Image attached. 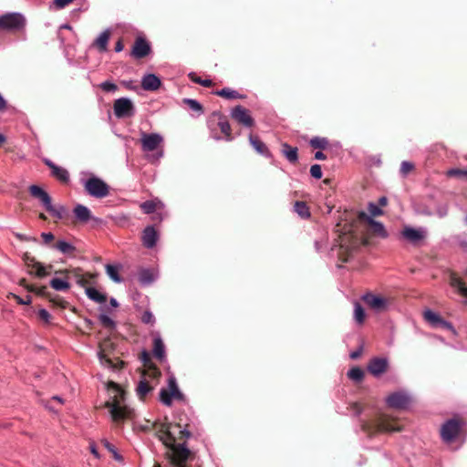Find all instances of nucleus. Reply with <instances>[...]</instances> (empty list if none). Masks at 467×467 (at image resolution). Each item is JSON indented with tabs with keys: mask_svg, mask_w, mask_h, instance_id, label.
Returning a JSON list of instances; mask_svg holds the SVG:
<instances>
[{
	"mask_svg": "<svg viewBox=\"0 0 467 467\" xmlns=\"http://www.w3.org/2000/svg\"><path fill=\"white\" fill-rule=\"evenodd\" d=\"M141 322L144 324L153 325L155 322L153 314L149 310L145 311L141 316Z\"/></svg>",
	"mask_w": 467,
	"mask_h": 467,
	"instance_id": "6e6d98bb",
	"label": "nucleus"
},
{
	"mask_svg": "<svg viewBox=\"0 0 467 467\" xmlns=\"http://www.w3.org/2000/svg\"><path fill=\"white\" fill-rule=\"evenodd\" d=\"M153 356L161 360L164 358L165 350L164 344L160 337H157L153 340Z\"/></svg>",
	"mask_w": 467,
	"mask_h": 467,
	"instance_id": "473e14b6",
	"label": "nucleus"
},
{
	"mask_svg": "<svg viewBox=\"0 0 467 467\" xmlns=\"http://www.w3.org/2000/svg\"><path fill=\"white\" fill-rule=\"evenodd\" d=\"M190 78L194 83L200 84L205 88H209L213 84L211 79H202L201 78L195 77L192 74H190Z\"/></svg>",
	"mask_w": 467,
	"mask_h": 467,
	"instance_id": "5fc2aeb1",
	"label": "nucleus"
},
{
	"mask_svg": "<svg viewBox=\"0 0 467 467\" xmlns=\"http://www.w3.org/2000/svg\"><path fill=\"white\" fill-rule=\"evenodd\" d=\"M77 283L80 285V286H86L87 284H88V280L84 277L83 275H81L80 276H78V278L77 279Z\"/></svg>",
	"mask_w": 467,
	"mask_h": 467,
	"instance_id": "774afa93",
	"label": "nucleus"
},
{
	"mask_svg": "<svg viewBox=\"0 0 467 467\" xmlns=\"http://www.w3.org/2000/svg\"><path fill=\"white\" fill-rule=\"evenodd\" d=\"M46 164L52 169V175H67V171L57 165H55L51 161L46 160Z\"/></svg>",
	"mask_w": 467,
	"mask_h": 467,
	"instance_id": "3c124183",
	"label": "nucleus"
},
{
	"mask_svg": "<svg viewBox=\"0 0 467 467\" xmlns=\"http://www.w3.org/2000/svg\"><path fill=\"white\" fill-rule=\"evenodd\" d=\"M106 271H107V274L109 275V276L115 282H120V277H119V271H118V268L114 265H106Z\"/></svg>",
	"mask_w": 467,
	"mask_h": 467,
	"instance_id": "09e8293b",
	"label": "nucleus"
},
{
	"mask_svg": "<svg viewBox=\"0 0 467 467\" xmlns=\"http://www.w3.org/2000/svg\"><path fill=\"white\" fill-rule=\"evenodd\" d=\"M184 400V394L179 389L176 379L171 376L168 379V388L160 390V400L166 406L172 404V400Z\"/></svg>",
	"mask_w": 467,
	"mask_h": 467,
	"instance_id": "1a4fd4ad",
	"label": "nucleus"
},
{
	"mask_svg": "<svg viewBox=\"0 0 467 467\" xmlns=\"http://www.w3.org/2000/svg\"><path fill=\"white\" fill-rule=\"evenodd\" d=\"M38 317L47 324L50 322L51 315L46 309H40L38 311Z\"/></svg>",
	"mask_w": 467,
	"mask_h": 467,
	"instance_id": "bf43d9fd",
	"label": "nucleus"
},
{
	"mask_svg": "<svg viewBox=\"0 0 467 467\" xmlns=\"http://www.w3.org/2000/svg\"><path fill=\"white\" fill-rule=\"evenodd\" d=\"M294 211L302 218L307 219L310 217L309 208L305 202L296 201L294 204Z\"/></svg>",
	"mask_w": 467,
	"mask_h": 467,
	"instance_id": "2f4dec72",
	"label": "nucleus"
},
{
	"mask_svg": "<svg viewBox=\"0 0 467 467\" xmlns=\"http://www.w3.org/2000/svg\"><path fill=\"white\" fill-rule=\"evenodd\" d=\"M46 210L54 217L58 220H66L69 216L68 209L64 205L54 206L52 202L46 208Z\"/></svg>",
	"mask_w": 467,
	"mask_h": 467,
	"instance_id": "a878e982",
	"label": "nucleus"
},
{
	"mask_svg": "<svg viewBox=\"0 0 467 467\" xmlns=\"http://www.w3.org/2000/svg\"><path fill=\"white\" fill-rule=\"evenodd\" d=\"M360 429L371 438L379 433L400 431L402 429L396 424V419L383 412H379L369 420H360Z\"/></svg>",
	"mask_w": 467,
	"mask_h": 467,
	"instance_id": "20e7f679",
	"label": "nucleus"
},
{
	"mask_svg": "<svg viewBox=\"0 0 467 467\" xmlns=\"http://www.w3.org/2000/svg\"><path fill=\"white\" fill-rule=\"evenodd\" d=\"M386 401L389 408L404 409L409 404V398L403 393L395 392L390 394Z\"/></svg>",
	"mask_w": 467,
	"mask_h": 467,
	"instance_id": "aec40b11",
	"label": "nucleus"
},
{
	"mask_svg": "<svg viewBox=\"0 0 467 467\" xmlns=\"http://www.w3.org/2000/svg\"><path fill=\"white\" fill-rule=\"evenodd\" d=\"M140 359L141 360V362L143 363V366L147 368H149L150 366H152L154 363L151 361V358H150V353L147 351V350H143L140 354Z\"/></svg>",
	"mask_w": 467,
	"mask_h": 467,
	"instance_id": "603ef678",
	"label": "nucleus"
},
{
	"mask_svg": "<svg viewBox=\"0 0 467 467\" xmlns=\"http://www.w3.org/2000/svg\"><path fill=\"white\" fill-rule=\"evenodd\" d=\"M282 153L290 162H296L297 161V148L292 147L287 143L282 145Z\"/></svg>",
	"mask_w": 467,
	"mask_h": 467,
	"instance_id": "7c9ffc66",
	"label": "nucleus"
},
{
	"mask_svg": "<svg viewBox=\"0 0 467 467\" xmlns=\"http://www.w3.org/2000/svg\"><path fill=\"white\" fill-rule=\"evenodd\" d=\"M108 389L114 390L111 399L105 402L104 406L109 409V412L113 421L120 422L134 417V410L128 406H122L121 403L125 400V391L115 382L109 381Z\"/></svg>",
	"mask_w": 467,
	"mask_h": 467,
	"instance_id": "7ed1b4c3",
	"label": "nucleus"
},
{
	"mask_svg": "<svg viewBox=\"0 0 467 467\" xmlns=\"http://www.w3.org/2000/svg\"><path fill=\"white\" fill-rule=\"evenodd\" d=\"M153 389L146 379L139 382L136 391L140 400H144L146 396Z\"/></svg>",
	"mask_w": 467,
	"mask_h": 467,
	"instance_id": "c85d7f7f",
	"label": "nucleus"
},
{
	"mask_svg": "<svg viewBox=\"0 0 467 467\" xmlns=\"http://www.w3.org/2000/svg\"><path fill=\"white\" fill-rule=\"evenodd\" d=\"M13 297L19 305H30L32 303V297L30 296H26L25 299L16 295H13Z\"/></svg>",
	"mask_w": 467,
	"mask_h": 467,
	"instance_id": "052dcab7",
	"label": "nucleus"
},
{
	"mask_svg": "<svg viewBox=\"0 0 467 467\" xmlns=\"http://www.w3.org/2000/svg\"><path fill=\"white\" fill-rule=\"evenodd\" d=\"M73 0H54V5L58 8L62 9L66 5H67L69 3H71Z\"/></svg>",
	"mask_w": 467,
	"mask_h": 467,
	"instance_id": "69168bd1",
	"label": "nucleus"
},
{
	"mask_svg": "<svg viewBox=\"0 0 467 467\" xmlns=\"http://www.w3.org/2000/svg\"><path fill=\"white\" fill-rule=\"evenodd\" d=\"M215 94L227 99L242 98V96L236 90L228 88H222L216 91Z\"/></svg>",
	"mask_w": 467,
	"mask_h": 467,
	"instance_id": "4c0bfd02",
	"label": "nucleus"
},
{
	"mask_svg": "<svg viewBox=\"0 0 467 467\" xmlns=\"http://www.w3.org/2000/svg\"><path fill=\"white\" fill-rule=\"evenodd\" d=\"M345 218H341L337 224L339 235V259L346 263L351 252L357 249L360 244H366V241L359 235L358 223H367L368 232L374 235L386 237V231L382 223L376 222L365 212H359L358 214L353 213H345Z\"/></svg>",
	"mask_w": 467,
	"mask_h": 467,
	"instance_id": "f03ea898",
	"label": "nucleus"
},
{
	"mask_svg": "<svg viewBox=\"0 0 467 467\" xmlns=\"http://www.w3.org/2000/svg\"><path fill=\"white\" fill-rule=\"evenodd\" d=\"M28 292H31V293H35L36 295L37 296H43V297H46L47 298L51 303H53L55 306H57L61 308H66L67 306V302H66L65 300H63L61 297H59L58 296H52V295L47 292V286L43 285V286H40V287H36V285H31L29 288H28Z\"/></svg>",
	"mask_w": 467,
	"mask_h": 467,
	"instance_id": "2eb2a0df",
	"label": "nucleus"
},
{
	"mask_svg": "<svg viewBox=\"0 0 467 467\" xmlns=\"http://www.w3.org/2000/svg\"><path fill=\"white\" fill-rule=\"evenodd\" d=\"M150 47L149 43L142 37L136 39L132 47V56L137 58H142L149 55Z\"/></svg>",
	"mask_w": 467,
	"mask_h": 467,
	"instance_id": "412c9836",
	"label": "nucleus"
},
{
	"mask_svg": "<svg viewBox=\"0 0 467 467\" xmlns=\"http://www.w3.org/2000/svg\"><path fill=\"white\" fill-rule=\"evenodd\" d=\"M25 265L28 268V274L30 275H34L37 278H44L49 275V272L47 271L45 265H43L40 262H37L34 256H32L28 252H26L22 257Z\"/></svg>",
	"mask_w": 467,
	"mask_h": 467,
	"instance_id": "9b49d317",
	"label": "nucleus"
},
{
	"mask_svg": "<svg viewBox=\"0 0 467 467\" xmlns=\"http://www.w3.org/2000/svg\"><path fill=\"white\" fill-rule=\"evenodd\" d=\"M84 186L87 192L95 198H104L109 193V186L98 177H90Z\"/></svg>",
	"mask_w": 467,
	"mask_h": 467,
	"instance_id": "9d476101",
	"label": "nucleus"
},
{
	"mask_svg": "<svg viewBox=\"0 0 467 467\" xmlns=\"http://www.w3.org/2000/svg\"><path fill=\"white\" fill-rule=\"evenodd\" d=\"M73 213L76 219L75 223L85 224L89 221H92L96 224L101 223L99 218L92 216L91 211L85 205L77 204L73 210Z\"/></svg>",
	"mask_w": 467,
	"mask_h": 467,
	"instance_id": "ddd939ff",
	"label": "nucleus"
},
{
	"mask_svg": "<svg viewBox=\"0 0 467 467\" xmlns=\"http://www.w3.org/2000/svg\"><path fill=\"white\" fill-rule=\"evenodd\" d=\"M414 169V164L410 161H404L401 162L400 165V173L407 174L410 171H412Z\"/></svg>",
	"mask_w": 467,
	"mask_h": 467,
	"instance_id": "4d7b16f0",
	"label": "nucleus"
},
{
	"mask_svg": "<svg viewBox=\"0 0 467 467\" xmlns=\"http://www.w3.org/2000/svg\"><path fill=\"white\" fill-rule=\"evenodd\" d=\"M446 175H467V169L452 168L447 171Z\"/></svg>",
	"mask_w": 467,
	"mask_h": 467,
	"instance_id": "13d9d810",
	"label": "nucleus"
},
{
	"mask_svg": "<svg viewBox=\"0 0 467 467\" xmlns=\"http://www.w3.org/2000/svg\"><path fill=\"white\" fill-rule=\"evenodd\" d=\"M115 348L114 343L107 337L99 343V358L100 362L110 368L121 369L124 368V361L119 358H111Z\"/></svg>",
	"mask_w": 467,
	"mask_h": 467,
	"instance_id": "423d86ee",
	"label": "nucleus"
},
{
	"mask_svg": "<svg viewBox=\"0 0 467 467\" xmlns=\"http://www.w3.org/2000/svg\"><path fill=\"white\" fill-rule=\"evenodd\" d=\"M45 244H50L51 242L55 239V236L52 233H43L41 234Z\"/></svg>",
	"mask_w": 467,
	"mask_h": 467,
	"instance_id": "680f3d73",
	"label": "nucleus"
},
{
	"mask_svg": "<svg viewBox=\"0 0 467 467\" xmlns=\"http://www.w3.org/2000/svg\"><path fill=\"white\" fill-rule=\"evenodd\" d=\"M139 279L143 284H150L154 280V277L150 270L143 269L139 274Z\"/></svg>",
	"mask_w": 467,
	"mask_h": 467,
	"instance_id": "c03bdc74",
	"label": "nucleus"
},
{
	"mask_svg": "<svg viewBox=\"0 0 467 467\" xmlns=\"http://www.w3.org/2000/svg\"><path fill=\"white\" fill-rule=\"evenodd\" d=\"M362 300L365 302L366 305H368L370 308L380 312L387 308L388 301L381 297L375 296L373 294H366L362 296Z\"/></svg>",
	"mask_w": 467,
	"mask_h": 467,
	"instance_id": "a211bd4d",
	"label": "nucleus"
},
{
	"mask_svg": "<svg viewBox=\"0 0 467 467\" xmlns=\"http://www.w3.org/2000/svg\"><path fill=\"white\" fill-rule=\"evenodd\" d=\"M157 242V232L152 226H148L142 234V243L147 248H152Z\"/></svg>",
	"mask_w": 467,
	"mask_h": 467,
	"instance_id": "393cba45",
	"label": "nucleus"
},
{
	"mask_svg": "<svg viewBox=\"0 0 467 467\" xmlns=\"http://www.w3.org/2000/svg\"><path fill=\"white\" fill-rule=\"evenodd\" d=\"M364 375V371L359 367H354L348 372V377L356 382H361Z\"/></svg>",
	"mask_w": 467,
	"mask_h": 467,
	"instance_id": "58836bf2",
	"label": "nucleus"
},
{
	"mask_svg": "<svg viewBox=\"0 0 467 467\" xmlns=\"http://www.w3.org/2000/svg\"><path fill=\"white\" fill-rule=\"evenodd\" d=\"M450 285L463 297L467 299V286L464 281L455 272L450 273Z\"/></svg>",
	"mask_w": 467,
	"mask_h": 467,
	"instance_id": "5701e85b",
	"label": "nucleus"
},
{
	"mask_svg": "<svg viewBox=\"0 0 467 467\" xmlns=\"http://www.w3.org/2000/svg\"><path fill=\"white\" fill-rule=\"evenodd\" d=\"M99 320L105 328L112 330L116 327V323L105 314L99 315Z\"/></svg>",
	"mask_w": 467,
	"mask_h": 467,
	"instance_id": "a18cd8bd",
	"label": "nucleus"
},
{
	"mask_svg": "<svg viewBox=\"0 0 467 467\" xmlns=\"http://www.w3.org/2000/svg\"><path fill=\"white\" fill-rule=\"evenodd\" d=\"M53 247L64 254H73L76 252V247L74 245L62 240L54 244Z\"/></svg>",
	"mask_w": 467,
	"mask_h": 467,
	"instance_id": "c756f323",
	"label": "nucleus"
},
{
	"mask_svg": "<svg viewBox=\"0 0 467 467\" xmlns=\"http://www.w3.org/2000/svg\"><path fill=\"white\" fill-rule=\"evenodd\" d=\"M140 206L145 213L150 214L154 213L159 207L162 206V203L160 201L157 202L150 200L142 202Z\"/></svg>",
	"mask_w": 467,
	"mask_h": 467,
	"instance_id": "f704fd0d",
	"label": "nucleus"
},
{
	"mask_svg": "<svg viewBox=\"0 0 467 467\" xmlns=\"http://www.w3.org/2000/svg\"><path fill=\"white\" fill-rule=\"evenodd\" d=\"M99 88L105 92H111V93H114L118 89V86L109 80L100 83Z\"/></svg>",
	"mask_w": 467,
	"mask_h": 467,
	"instance_id": "8fccbe9b",
	"label": "nucleus"
},
{
	"mask_svg": "<svg viewBox=\"0 0 467 467\" xmlns=\"http://www.w3.org/2000/svg\"><path fill=\"white\" fill-rule=\"evenodd\" d=\"M354 314H355L356 321L359 324H362L365 320L366 316H365V311H364L363 307L360 306V304H358V303L355 304Z\"/></svg>",
	"mask_w": 467,
	"mask_h": 467,
	"instance_id": "de8ad7c7",
	"label": "nucleus"
},
{
	"mask_svg": "<svg viewBox=\"0 0 467 467\" xmlns=\"http://www.w3.org/2000/svg\"><path fill=\"white\" fill-rule=\"evenodd\" d=\"M161 81L155 74H146L141 79V87L147 91H155L161 87Z\"/></svg>",
	"mask_w": 467,
	"mask_h": 467,
	"instance_id": "4be33fe9",
	"label": "nucleus"
},
{
	"mask_svg": "<svg viewBox=\"0 0 467 467\" xmlns=\"http://www.w3.org/2000/svg\"><path fill=\"white\" fill-rule=\"evenodd\" d=\"M388 360L383 358H374L368 364V371L374 377H379L388 369Z\"/></svg>",
	"mask_w": 467,
	"mask_h": 467,
	"instance_id": "f3484780",
	"label": "nucleus"
},
{
	"mask_svg": "<svg viewBox=\"0 0 467 467\" xmlns=\"http://www.w3.org/2000/svg\"><path fill=\"white\" fill-rule=\"evenodd\" d=\"M55 274L57 275H62L65 276L66 279H68L71 275L74 276L76 279L80 276L81 269L80 268H72V269H61L55 271Z\"/></svg>",
	"mask_w": 467,
	"mask_h": 467,
	"instance_id": "ea45409f",
	"label": "nucleus"
},
{
	"mask_svg": "<svg viewBox=\"0 0 467 467\" xmlns=\"http://www.w3.org/2000/svg\"><path fill=\"white\" fill-rule=\"evenodd\" d=\"M50 285L57 291H67L70 288V285L67 280H62L59 278H53L50 281Z\"/></svg>",
	"mask_w": 467,
	"mask_h": 467,
	"instance_id": "e433bc0d",
	"label": "nucleus"
},
{
	"mask_svg": "<svg viewBox=\"0 0 467 467\" xmlns=\"http://www.w3.org/2000/svg\"><path fill=\"white\" fill-rule=\"evenodd\" d=\"M310 175H322V169L319 164H314L310 168Z\"/></svg>",
	"mask_w": 467,
	"mask_h": 467,
	"instance_id": "0e129e2a",
	"label": "nucleus"
},
{
	"mask_svg": "<svg viewBox=\"0 0 467 467\" xmlns=\"http://www.w3.org/2000/svg\"><path fill=\"white\" fill-rule=\"evenodd\" d=\"M465 421L459 417L446 420L441 427V440L446 443H451L462 433Z\"/></svg>",
	"mask_w": 467,
	"mask_h": 467,
	"instance_id": "0eeeda50",
	"label": "nucleus"
},
{
	"mask_svg": "<svg viewBox=\"0 0 467 467\" xmlns=\"http://www.w3.org/2000/svg\"><path fill=\"white\" fill-rule=\"evenodd\" d=\"M424 319L434 327H442L446 329H452L451 323L444 320L439 314L427 309L423 312Z\"/></svg>",
	"mask_w": 467,
	"mask_h": 467,
	"instance_id": "dca6fc26",
	"label": "nucleus"
},
{
	"mask_svg": "<svg viewBox=\"0 0 467 467\" xmlns=\"http://www.w3.org/2000/svg\"><path fill=\"white\" fill-rule=\"evenodd\" d=\"M167 420L168 418L165 417L164 422L152 423L147 420V424L140 428L145 432L156 430L155 436L167 448L164 456L171 467H189L187 462L193 456L185 445V441L192 436V432L188 430L189 424L182 423V420L175 423L169 422Z\"/></svg>",
	"mask_w": 467,
	"mask_h": 467,
	"instance_id": "f257e3e1",
	"label": "nucleus"
},
{
	"mask_svg": "<svg viewBox=\"0 0 467 467\" xmlns=\"http://www.w3.org/2000/svg\"><path fill=\"white\" fill-rule=\"evenodd\" d=\"M183 103L187 105L192 111L201 114L202 112V106L193 99H184Z\"/></svg>",
	"mask_w": 467,
	"mask_h": 467,
	"instance_id": "79ce46f5",
	"label": "nucleus"
},
{
	"mask_svg": "<svg viewBox=\"0 0 467 467\" xmlns=\"http://www.w3.org/2000/svg\"><path fill=\"white\" fill-rule=\"evenodd\" d=\"M102 444L109 452L112 453V456L116 461L123 462V457L119 453H118L113 444L109 442L107 440L102 441Z\"/></svg>",
	"mask_w": 467,
	"mask_h": 467,
	"instance_id": "37998d69",
	"label": "nucleus"
},
{
	"mask_svg": "<svg viewBox=\"0 0 467 467\" xmlns=\"http://www.w3.org/2000/svg\"><path fill=\"white\" fill-rule=\"evenodd\" d=\"M143 376L149 377L150 379H157L161 376V371L156 367V365L153 364L152 366H150L149 368H147V369L143 371Z\"/></svg>",
	"mask_w": 467,
	"mask_h": 467,
	"instance_id": "49530a36",
	"label": "nucleus"
},
{
	"mask_svg": "<svg viewBox=\"0 0 467 467\" xmlns=\"http://www.w3.org/2000/svg\"><path fill=\"white\" fill-rule=\"evenodd\" d=\"M231 117L238 123L247 128H251L254 123L249 110L241 105H238L232 109Z\"/></svg>",
	"mask_w": 467,
	"mask_h": 467,
	"instance_id": "4468645a",
	"label": "nucleus"
},
{
	"mask_svg": "<svg viewBox=\"0 0 467 467\" xmlns=\"http://www.w3.org/2000/svg\"><path fill=\"white\" fill-rule=\"evenodd\" d=\"M25 26L26 18L21 13H6L0 16V31L18 32Z\"/></svg>",
	"mask_w": 467,
	"mask_h": 467,
	"instance_id": "6e6552de",
	"label": "nucleus"
},
{
	"mask_svg": "<svg viewBox=\"0 0 467 467\" xmlns=\"http://www.w3.org/2000/svg\"><path fill=\"white\" fill-rule=\"evenodd\" d=\"M368 210L371 216H380L383 214V211L379 208V206L373 202L368 203Z\"/></svg>",
	"mask_w": 467,
	"mask_h": 467,
	"instance_id": "864d4df0",
	"label": "nucleus"
},
{
	"mask_svg": "<svg viewBox=\"0 0 467 467\" xmlns=\"http://www.w3.org/2000/svg\"><path fill=\"white\" fill-rule=\"evenodd\" d=\"M86 294L91 300L97 302V303H104L107 300V296L100 292H99L94 287H87L86 288Z\"/></svg>",
	"mask_w": 467,
	"mask_h": 467,
	"instance_id": "72a5a7b5",
	"label": "nucleus"
},
{
	"mask_svg": "<svg viewBox=\"0 0 467 467\" xmlns=\"http://www.w3.org/2000/svg\"><path fill=\"white\" fill-rule=\"evenodd\" d=\"M402 236L412 244H417L424 238L420 231L411 227H405L402 231Z\"/></svg>",
	"mask_w": 467,
	"mask_h": 467,
	"instance_id": "bb28decb",
	"label": "nucleus"
},
{
	"mask_svg": "<svg viewBox=\"0 0 467 467\" xmlns=\"http://www.w3.org/2000/svg\"><path fill=\"white\" fill-rule=\"evenodd\" d=\"M109 39V32L108 30H105L98 36V38L95 41V44L98 46L100 51L104 52L107 50Z\"/></svg>",
	"mask_w": 467,
	"mask_h": 467,
	"instance_id": "c9c22d12",
	"label": "nucleus"
},
{
	"mask_svg": "<svg viewBox=\"0 0 467 467\" xmlns=\"http://www.w3.org/2000/svg\"><path fill=\"white\" fill-rule=\"evenodd\" d=\"M351 409L353 410H355V413L357 416L360 415L362 413V411L364 410V407L358 402L352 403Z\"/></svg>",
	"mask_w": 467,
	"mask_h": 467,
	"instance_id": "e2e57ef3",
	"label": "nucleus"
},
{
	"mask_svg": "<svg viewBox=\"0 0 467 467\" xmlns=\"http://www.w3.org/2000/svg\"><path fill=\"white\" fill-rule=\"evenodd\" d=\"M249 140L254 149L263 156H269L270 152L267 146L256 136L250 134Z\"/></svg>",
	"mask_w": 467,
	"mask_h": 467,
	"instance_id": "cd10ccee",
	"label": "nucleus"
},
{
	"mask_svg": "<svg viewBox=\"0 0 467 467\" xmlns=\"http://www.w3.org/2000/svg\"><path fill=\"white\" fill-rule=\"evenodd\" d=\"M114 114L118 119L132 117L135 114V107L129 98H119L114 101Z\"/></svg>",
	"mask_w": 467,
	"mask_h": 467,
	"instance_id": "f8f14e48",
	"label": "nucleus"
},
{
	"mask_svg": "<svg viewBox=\"0 0 467 467\" xmlns=\"http://www.w3.org/2000/svg\"><path fill=\"white\" fill-rule=\"evenodd\" d=\"M140 143L144 152L156 150L155 153L149 156L152 161H159L163 156V150L161 148L163 137L161 134L141 132Z\"/></svg>",
	"mask_w": 467,
	"mask_h": 467,
	"instance_id": "39448f33",
	"label": "nucleus"
},
{
	"mask_svg": "<svg viewBox=\"0 0 467 467\" xmlns=\"http://www.w3.org/2000/svg\"><path fill=\"white\" fill-rule=\"evenodd\" d=\"M310 145L315 149H325L328 145L326 138L314 137L310 140Z\"/></svg>",
	"mask_w": 467,
	"mask_h": 467,
	"instance_id": "a19ab883",
	"label": "nucleus"
},
{
	"mask_svg": "<svg viewBox=\"0 0 467 467\" xmlns=\"http://www.w3.org/2000/svg\"><path fill=\"white\" fill-rule=\"evenodd\" d=\"M14 234H15V236H16L18 240H20V241H22V242L36 241V238H31V237H28V236H26V235H25V234H19V233H15Z\"/></svg>",
	"mask_w": 467,
	"mask_h": 467,
	"instance_id": "338daca9",
	"label": "nucleus"
},
{
	"mask_svg": "<svg viewBox=\"0 0 467 467\" xmlns=\"http://www.w3.org/2000/svg\"><path fill=\"white\" fill-rule=\"evenodd\" d=\"M28 192L30 195L38 200L45 209L52 202L51 197L47 193V192L39 185L32 184L28 187Z\"/></svg>",
	"mask_w": 467,
	"mask_h": 467,
	"instance_id": "6ab92c4d",
	"label": "nucleus"
},
{
	"mask_svg": "<svg viewBox=\"0 0 467 467\" xmlns=\"http://www.w3.org/2000/svg\"><path fill=\"white\" fill-rule=\"evenodd\" d=\"M213 116L218 117V127L220 128L221 132L224 135V140L231 141L234 137L232 136L231 126L227 119L219 112L213 113Z\"/></svg>",
	"mask_w": 467,
	"mask_h": 467,
	"instance_id": "b1692460",
	"label": "nucleus"
}]
</instances>
